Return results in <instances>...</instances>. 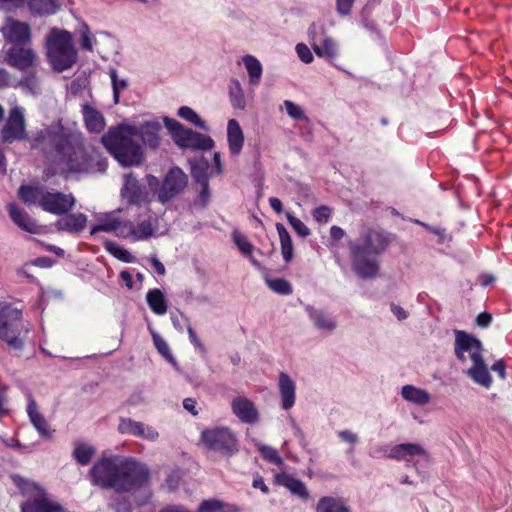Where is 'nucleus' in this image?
<instances>
[{"label": "nucleus", "mask_w": 512, "mask_h": 512, "mask_svg": "<svg viewBox=\"0 0 512 512\" xmlns=\"http://www.w3.org/2000/svg\"><path fill=\"white\" fill-rule=\"evenodd\" d=\"M163 120L177 146L203 151L211 150L214 147V140L210 136L186 128L175 119L164 117Z\"/></svg>", "instance_id": "11"}, {"label": "nucleus", "mask_w": 512, "mask_h": 512, "mask_svg": "<svg viewBox=\"0 0 512 512\" xmlns=\"http://www.w3.org/2000/svg\"><path fill=\"white\" fill-rule=\"evenodd\" d=\"M187 332L189 335L190 342L197 348L201 353H205V347L196 335L194 329L191 327L190 324L187 325Z\"/></svg>", "instance_id": "54"}, {"label": "nucleus", "mask_w": 512, "mask_h": 512, "mask_svg": "<svg viewBox=\"0 0 512 512\" xmlns=\"http://www.w3.org/2000/svg\"><path fill=\"white\" fill-rule=\"evenodd\" d=\"M198 512H233V509L219 500L210 499L200 504Z\"/></svg>", "instance_id": "43"}, {"label": "nucleus", "mask_w": 512, "mask_h": 512, "mask_svg": "<svg viewBox=\"0 0 512 512\" xmlns=\"http://www.w3.org/2000/svg\"><path fill=\"white\" fill-rule=\"evenodd\" d=\"M147 185L156 194L157 200L161 204H166L184 190L187 185V176L179 167H173L161 183L157 177L148 175Z\"/></svg>", "instance_id": "9"}, {"label": "nucleus", "mask_w": 512, "mask_h": 512, "mask_svg": "<svg viewBox=\"0 0 512 512\" xmlns=\"http://www.w3.org/2000/svg\"><path fill=\"white\" fill-rule=\"evenodd\" d=\"M304 310L314 327L318 330L331 333L336 329V319L329 312L309 304L304 306Z\"/></svg>", "instance_id": "22"}, {"label": "nucleus", "mask_w": 512, "mask_h": 512, "mask_svg": "<svg viewBox=\"0 0 512 512\" xmlns=\"http://www.w3.org/2000/svg\"><path fill=\"white\" fill-rule=\"evenodd\" d=\"M277 386L281 408L288 411L296 402V383L290 375L281 372L278 376Z\"/></svg>", "instance_id": "21"}, {"label": "nucleus", "mask_w": 512, "mask_h": 512, "mask_svg": "<svg viewBox=\"0 0 512 512\" xmlns=\"http://www.w3.org/2000/svg\"><path fill=\"white\" fill-rule=\"evenodd\" d=\"M252 485L256 489H260L264 494L269 492L267 485L265 484L262 477L257 476L253 479Z\"/></svg>", "instance_id": "63"}, {"label": "nucleus", "mask_w": 512, "mask_h": 512, "mask_svg": "<svg viewBox=\"0 0 512 512\" xmlns=\"http://www.w3.org/2000/svg\"><path fill=\"white\" fill-rule=\"evenodd\" d=\"M308 36L313 51L318 57L334 59L339 54L337 42L326 34L321 24L313 23L308 29Z\"/></svg>", "instance_id": "14"}, {"label": "nucleus", "mask_w": 512, "mask_h": 512, "mask_svg": "<svg viewBox=\"0 0 512 512\" xmlns=\"http://www.w3.org/2000/svg\"><path fill=\"white\" fill-rule=\"evenodd\" d=\"M229 100L234 109L244 110L246 108V98L242 85L238 79H231L228 86Z\"/></svg>", "instance_id": "33"}, {"label": "nucleus", "mask_w": 512, "mask_h": 512, "mask_svg": "<svg viewBox=\"0 0 512 512\" xmlns=\"http://www.w3.org/2000/svg\"><path fill=\"white\" fill-rule=\"evenodd\" d=\"M151 477L149 467L133 457H102L90 470L93 485L112 489L118 494L146 486Z\"/></svg>", "instance_id": "3"}, {"label": "nucleus", "mask_w": 512, "mask_h": 512, "mask_svg": "<svg viewBox=\"0 0 512 512\" xmlns=\"http://www.w3.org/2000/svg\"><path fill=\"white\" fill-rule=\"evenodd\" d=\"M242 63L247 71L249 84L258 86L263 74L261 62L255 56L247 54L242 57Z\"/></svg>", "instance_id": "31"}, {"label": "nucleus", "mask_w": 512, "mask_h": 512, "mask_svg": "<svg viewBox=\"0 0 512 512\" xmlns=\"http://www.w3.org/2000/svg\"><path fill=\"white\" fill-rule=\"evenodd\" d=\"M505 369L506 367L503 360H498L491 366V370L496 372L501 379H505Z\"/></svg>", "instance_id": "59"}, {"label": "nucleus", "mask_w": 512, "mask_h": 512, "mask_svg": "<svg viewBox=\"0 0 512 512\" xmlns=\"http://www.w3.org/2000/svg\"><path fill=\"white\" fill-rule=\"evenodd\" d=\"M330 236L333 240H341L345 236V231L339 226H332L330 228Z\"/></svg>", "instance_id": "62"}, {"label": "nucleus", "mask_w": 512, "mask_h": 512, "mask_svg": "<svg viewBox=\"0 0 512 512\" xmlns=\"http://www.w3.org/2000/svg\"><path fill=\"white\" fill-rule=\"evenodd\" d=\"M4 38L14 45H25L31 40V28L28 23L7 18L1 29Z\"/></svg>", "instance_id": "16"}, {"label": "nucleus", "mask_w": 512, "mask_h": 512, "mask_svg": "<svg viewBox=\"0 0 512 512\" xmlns=\"http://www.w3.org/2000/svg\"><path fill=\"white\" fill-rule=\"evenodd\" d=\"M125 226L126 221H123L119 217V212L113 211L105 213L98 218V223L94 225L90 234L94 235L98 232L114 233L115 236L125 239Z\"/></svg>", "instance_id": "20"}, {"label": "nucleus", "mask_w": 512, "mask_h": 512, "mask_svg": "<svg viewBox=\"0 0 512 512\" xmlns=\"http://www.w3.org/2000/svg\"><path fill=\"white\" fill-rule=\"evenodd\" d=\"M18 197L27 205H37L43 211L64 215L73 209L76 199L72 194L49 190L44 186L22 185Z\"/></svg>", "instance_id": "7"}, {"label": "nucleus", "mask_w": 512, "mask_h": 512, "mask_svg": "<svg viewBox=\"0 0 512 512\" xmlns=\"http://www.w3.org/2000/svg\"><path fill=\"white\" fill-rule=\"evenodd\" d=\"M200 441L203 446L213 452L232 456L239 451L236 434L227 426H214L201 432Z\"/></svg>", "instance_id": "10"}, {"label": "nucleus", "mask_w": 512, "mask_h": 512, "mask_svg": "<svg viewBox=\"0 0 512 512\" xmlns=\"http://www.w3.org/2000/svg\"><path fill=\"white\" fill-rule=\"evenodd\" d=\"M266 283L271 290L281 295H289L293 291L291 284L283 278H267Z\"/></svg>", "instance_id": "44"}, {"label": "nucleus", "mask_w": 512, "mask_h": 512, "mask_svg": "<svg viewBox=\"0 0 512 512\" xmlns=\"http://www.w3.org/2000/svg\"><path fill=\"white\" fill-rule=\"evenodd\" d=\"M227 143L232 156H238L244 146V133L236 119H230L227 123Z\"/></svg>", "instance_id": "26"}, {"label": "nucleus", "mask_w": 512, "mask_h": 512, "mask_svg": "<svg viewBox=\"0 0 512 512\" xmlns=\"http://www.w3.org/2000/svg\"><path fill=\"white\" fill-rule=\"evenodd\" d=\"M231 410L242 423L254 425L260 420V414L253 401L245 396H236L231 401Z\"/></svg>", "instance_id": "19"}, {"label": "nucleus", "mask_w": 512, "mask_h": 512, "mask_svg": "<svg viewBox=\"0 0 512 512\" xmlns=\"http://www.w3.org/2000/svg\"><path fill=\"white\" fill-rule=\"evenodd\" d=\"M313 218L319 223H327L331 217V209L327 206H320L312 211Z\"/></svg>", "instance_id": "50"}, {"label": "nucleus", "mask_w": 512, "mask_h": 512, "mask_svg": "<svg viewBox=\"0 0 512 512\" xmlns=\"http://www.w3.org/2000/svg\"><path fill=\"white\" fill-rule=\"evenodd\" d=\"M29 330L30 325L24 323L20 309L8 304L0 308V339L10 348L21 351L24 347L22 336Z\"/></svg>", "instance_id": "8"}, {"label": "nucleus", "mask_w": 512, "mask_h": 512, "mask_svg": "<svg viewBox=\"0 0 512 512\" xmlns=\"http://www.w3.org/2000/svg\"><path fill=\"white\" fill-rule=\"evenodd\" d=\"M8 214L11 220L23 231L31 234L39 232V226L34 219H32L27 212L20 208L15 203H10L7 206Z\"/></svg>", "instance_id": "24"}, {"label": "nucleus", "mask_w": 512, "mask_h": 512, "mask_svg": "<svg viewBox=\"0 0 512 512\" xmlns=\"http://www.w3.org/2000/svg\"><path fill=\"white\" fill-rule=\"evenodd\" d=\"M80 46L85 51H93L97 42L96 37L91 32L89 26L82 22L79 26Z\"/></svg>", "instance_id": "42"}, {"label": "nucleus", "mask_w": 512, "mask_h": 512, "mask_svg": "<svg viewBox=\"0 0 512 512\" xmlns=\"http://www.w3.org/2000/svg\"><path fill=\"white\" fill-rule=\"evenodd\" d=\"M27 414L30 422L33 427L37 430L40 436L44 438H50L52 436L53 431L50 429L49 424L47 423L44 416L39 412L37 404L30 392L27 393Z\"/></svg>", "instance_id": "23"}, {"label": "nucleus", "mask_w": 512, "mask_h": 512, "mask_svg": "<svg viewBox=\"0 0 512 512\" xmlns=\"http://www.w3.org/2000/svg\"><path fill=\"white\" fill-rule=\"evenodd\" d=\"M162 125L158 120H148L139 125L120 124L112 127L102 136L101 142L109 153L125 167L139 165L143 160L141 146L135 142L138 137L150 149L160 146Z\"/></svg>", "instance_id": "2"}, {"label": "nucleus", "mask_w": 512, "mask_h": 512, "mask_svg": "<svg viewBox=\"0 0 512 512\" xmlns=\"http://www.w3.org/2000/svg\"><path fill=\"white\" fill-rule=\"evenodd\" d=\"M388 239L383 231L365 228L359 239L348 242L352 269L361 279L377 277L380 269L379 256L386 250Z\"/></svg>", "instance_id": "4"}, {"label": "nucleus", "mask_w": 512, "mask_h": 512, "mask_svg": "<svg viewBox=\"0 0 512 512\" xmlns=\"http://www.w3.org/2000/svg\"><path fill=\"white\" fill-rule=\"evenodd\" d=\"M181 481V475L179 472L175 471L168 475L166 478V486L169 490H175L178 488Z\"/></svg>", "instance_id": "55"}, {"label": "nucleus", "mask_w": 512, "mask_h": 512, "mask_svg": "<svg viewBox=\"0 0 512 512\" xmlns=\"http://www.w3.org/2000/svg\"><path fill=\"white\" fill-rule=\"evenodd\" d=\"M355 0H336V11L341 16H348L351 13Z\"/></svg>", "instance_id": "52"}, {"label": "nucleus", "mask_w": 512, "mask_h": 512, "mask_svg": "<svg viewBox=\"0 0 512 512\" xmlns=\"http://www.w3.org/2000/svg\"><path fill=\"white\" fill-rule=\"evenodd\" d=\"M118 432L123 435L139 437L151 442L156 441L159 437L158 431L153 426L124 417L119 420Z\"/></svg>", "instance_id": "17"}, {"label": "nucleus", "mask_w": 512, "mask_h": 512, "mask_svg": "<svg viewBox=\"0 0 512 512\" xmlns=\"http://www.w3.org/2000/svg\"><path fill=\"white\" fill-rule=\"evenodd\" d=\"M111 508L115 512H131L132 506L129 500L125 498H116L110 503Z\"/></svg>", "instance_id": "51"}, {"label": "nucleus", "mask_w": 512, "mask_h": 512, "mask_svg": "<svg viewBox=\"0 0 512 512\" xmlns=\"http://www.w3.org/2000/svg\"><path fill=\"white\" fill-rule=\"evenodd\" d=\"M82 114L86 129L90 133H100L105 127V119L103 114L94 107L84 104L82 106Z\"/></svg>", "instance_id": "27"}, {"label": "nucleus", "mask_w": 512, "mask_h": 512, "mask_svg": "<svg viewBox=\"0 0 512 512\" xmlns=\"http://www.w3.org/2000/svg\"><path fill=\"white\" fill-rule=\"evenodd\" d=\"M295 51L299 59L305 63L310 64L313 62L314 57L310 48L304 43H298L295 47Z\"/></svg>", "instance_id": "49"}, {"label": "nucleus", "mask_w": 512, "mask_h": 512, "mask_svg": "<svg viewBox=\"0 0 512 512\" xmlns=\"http://www.w3.org/2000/svg\"><path fill=\"white\" fill-rule=\"evenodd\" d=\"M30 13L34 16L55 14L61 7L60 0H27Z\"/></svg>", "instance_id": "29"}, {"label": "nucleus", "mask_w": 512, "mask_h": 512, "mask_svg": "<svg viewBox=\"0 0 512 512\" xmlns=\"http://www.w3.org/2000/svg\"><path fill=\"white\" fill-rule=\"evenodd\" d=\"M104 247L113 257L124 263H133L135 260L134 256L127 249L113 241H106Z\"/></svg>", "instance_id": "38"}, {"label": "nucleus", "mask_w": 512, "mask_h": 512, "mask_svg": "<svg viewBox=\"0 0 512 512\" xmlns=\"http://www.w3.org/2000/svg\"><path fill=\"white\" fill-rule=\"evenodd\" d=\"M401 396L405 401L418 406H425L431 402L430 393L414 385H404L401 388Z\"/></svg>", "instance_id": "28"}, {"label": "nucleus", "mask_w": 512, "mask_h": 512, "mask_svg": "<svg viewBox=\"0 0 512 512\" xmlns=\"http://www.w3.org/2000/svg\"><path fill=\"white\" fill-rule=\"evenodd\" d=\"M146 301L154 314L159 316L166 314L168 305L165 295L160 289H150L146 294Z\"/></svg>", "instance_id": "32"}, {"label": "nucleus", "mask_w": 512, "mask_h": 512, "mask_svg": "<svg viewBox=\"0 0 512 512\" xmlns=\"http://www.w3.org/2000/svg\"><path fill=\"white\" fill-rule=\"evenodd\" d=\"M193 177L201 187L198 198L195 203H196V205H199L200 207H205L210 199V190H209L208 179L206 176L198 175L196 169L193 172Z\"/></svg>", "instance_id": "39"}, {"label": "nucleus", "mask_w": 512, "mask_h": 512, "mask_svg": "<svg viewBox=\"0 0 512 512\" xmlns=\"http://www.w3.org/2000/svg\"><path fill=\"white\" fill-rule=\"evenodd\" d=\"M148 329L151 333L153 343L158 353L162 355V357L169 362L176 370H179L177 361L173 356L168 343L155 331L151 326H148Z\"/></svg>", "instance_id": "34"}, {"label": "nucleus", "mask_w": 512, "mask_h": 512, "mask_svg": "<svg viewBox=\"0 0 512 512\" xmlns=\"http://www.w3.org/2000/svg\"><path fill=\"white\" fill-rule=\"evenodd\" d=\"M316 512H351L345 499L341 497L324 496L316 505Z\"/></svg>", "instance_id": "30"}, {"label": "nucleus", "mask_w": 512, "mask_h": 512, "mask_svg": "<svg viewBox=\"0 0 512 512\" xmlns=\"http://www.w3.org/2000/svg\"><path fill=\"white\" fill-rule=\"evenodd\" d=\"M276 230L280 239L282 257L284 261L288 263L293 257V244L291 236L285 226L281 223L276 224Z\"/></svg>", "instance_id": "36"}, {"label": "nucleus", "mask_w": 512, "mask_h": 512, "mask_svg": "<svg viewBox=\"0 0 512 512\" xmlns=\"http://www.w3.org/2000/svg\"><path fill=\"white\" fill-rule=\"evenodd\" d=\"M374 457H387L397 461H405L416 466L429 461L428 452L418 443H403L384 446L373 451Z\"/></svg>", "instance_id": "13"}, {"label": "nucleus", "mask_w": 512, "mask_h": 512, "mask_svg": "<svg viewBox=\"0 0 512 512\" xmlns=\"http://www.w3.org/2000/svg\"><path fill=\"white\" fill-rule=\"evenodd\" d=\"M391 312L398 320H405L408 317V313L399 305L391 304Z\"/></svg>", "instance_id": "57"}, {"label": "nucleus", "mask_w": 512, "mask_h": 512, "mask_svg": "<svg viewBox=\"0 0 512 512\" xmlns=\"http://www.w3.org/2000/svg\"><path fill=\"white\" fill-rule=\"evenodd\" d=\"M94 454L95 448L85 443L77 444L73 452L76 461L83 466L91 461Z\"/></svg>", "instance_id": "41"}, {"label": "nucleus", "mask_w": 512, "mask_h": 512, "mask_svg": "<svg viewBox=\"0 0 512 512\" xmlns=\"http://www.w3.org/2000/svg\"><path fill=\"white\" fill-rule=\"evenodd\" d=\"M129 211L133 216H136V220H126L124 230L125 239L141 241L156 236L158 231V217L152 212L149 206H142V208Z\"/></svg>", "instance_id": "12"}, {"label": "nucleus", "mask_w": 512, "mask_h": 512, "mask_svg": "<svg viewBox=\"0 0 512 512\" xmlns=\"http://www.w3.org/2000/svg\"><path fill=\"white\" fill-rule=\"evenodd\" d=\"M122 197L129 203V210L149 206L150 199L146 189L141 186L132 173L124 175V184L121 189Z\"/></svg>", "instance_id": "15"}, {"label": "nucleus", "mask_w": 512, "mask_h": 512, "mask_svg": "<svg viewBox=\"0 0 512 512\" xmlns=\"http://www.w3.org/2000/svg\"><path fill=\"white\" fill-rule=\"evenodd\" d=\"M278 481L281 485L286 487L292 494L297 495L302 499L309 498V492L302 481L286 474L279 476Z\"/></svg>", "instance_id": "35"}, {"label": "nucleus", "mask_w": 512, "mask_h": 512, "mask_svg": "<svg viewBox=\"0 0 512 512\" xmlns=\"http://www.w3.org/2000/svg\"><path fill=\"white\" fill-rule=\"evenodd\" d=\"M286 218L293 228V230L301 237H307L310 234V229L291 212H286Z\"/></svg>", "instance_id": "48"}, {"label": "nucleus", "mask_w": 512, "mask_h": 512, "mask_svg": "<svg viewBox=\"0 0 512 512\" xmlns=\"http://www.w3.org/2000/svg\"><path fill=\"white\" fill-rule=\"evenodd\" d=\"M492 321L491 314L487 312L480 313L476 317V324L480 327H488Z\"/></svg>", "instance_id": "56"}, {"label": "nucleus", "mask_w": 512, "mask_h": 512, "mask_svg": "<svg viewBox=\"0 0 512 512\" xmlns=\"http://www.w3.org/2000/svg\"><path fill=\"white\" fill-rule=\"evenodd\" d=\"M258 451L260 452L261 456L270 463L275 465H282L283 460L279 456L277 450L273 447L262 444L258 446Z\"/></svg>", "instance_id": "46"}, {"label": "nucleus", "mask_w": 512, "mask_h": 512, "mask_svg": "<svg viewBox=\"0 0 512 512\" xmlns=\"http://www.w3.org/2000/svg\"><path fill=\"white\" fill-rule=\"evenodd\" d=\"M55 222V228L58 231L68 232L70 234H79L84 230L87 224V216L83 213L64 214Z\"/></svg>", "instance_id": "25"}, {"label": "nucleus", "mask_w": 512, "mask_h": 512, "mask_svg": "<svg viewBox=\"0 0 512 512\" xmlns=\"http://www.w3.org/2000/svg\"><path fill=\"white\" fill-rule=\"evenodd\" d=\"M283 107L285 108L288 116L293 120L300 121L306 119L304 110L293 101L285 100L283 102Z\"/></svg>", "instance_id": "47"}, {"label": "nucleus", "mask_w": 512, "mask_h": 512, "mask_svg": "<svg viewBox=\"0 0 512 512\" xmlns=\"http://www.w3.org/2000/svg\"><path fill=\"white\" fill-rule=\"evenodd\" d=\"M26 0H0V10L10 12L21 8Z\"/></svg>", "instance_id": "53"}, {"label": "nucleus", "mask_w": 512, "mask_h": 512, "mask_svg": "<svg viewBox=\"0 0 512 512\" xmlns=\"http://www.w3.org/2000/svg\"><path fill=\"white\" fill-rule=\"evenodd\" d=\"M47 62L53 71L61 73L71 69L78 60V51L71 32L53 27L45 37Z\"/></svg>", "instance_id": "6"}, {"label": "nucleus", "mask_w": 512, "mask_h": 512, "mask_svg": "<svg viewBox=\"0 0 512 512\" xmlns=\"http://www.w3.org/2000/svg\"><path fill=\"white\" fill-rule=\"evenodd\" d=\"M6 404H7L6 388L0 387V416H4L5 414L8 413Z\"/></svg>", "instance_id": "58"}, {"label": "nucleus", "mask_w": 512, "mask_h": 512, "mask_svg": "<svg viewBox=\"0 0 512 512\" xmlns=\"http://www.w3.org/2000/svg\"><path fill=\"white\" fill-rule=\"evenodd\" d=\"M37 56L35 52L24 45H13L5 55V61L11 67L25 71L34 66Z\"/></svg>", "instance_id": "18"}, {"label": "nucleus", "mask_w": 512, "mask_h": 512, "mask_svg": "<svg viewBox=\"0 0 512 512\" xmlns=\"http://www.w3.org/2000/svg\"><path fill=\"white\" fill-rule=\"evenodd\" d=\"M108 75L111 80L113 101L117 104L119 103L121 93L128 88V80L127 78L120 77L117 70L114 68L109 69Z\"/></svg>", "instance_id": "37"}, {"label": "nucleus", "mask_w": 512, "mask_h": 512, "mask_svg": "<svg viewBox=\"0 0 512 512\" xmlns=\"http://www.w3.org/2000/svg\"><path fill=\"white\" fill-rule=\"evenodd\" d=\"M232 239L242 254L246 256H250L252 254L253 245L250 243V241L245 235L235 230L232 233Z\"/></svg>", "instance_id": "45"}, {"label": "nucleus", "mask_w": 512, "mask_h": 512, "mask_svg": "<svg viewBox=\"0 0 512 512\" xmlns=\"http://www.w3.org/2000/svg\"><path fill=\"white\" fill-rule=\"evenodd\" d=\"M455 355L462 362H470L466 375L476 384L490 388L492 377L483 358V346L479 339L464 331L455 332Z\"/></svg>", "instance_id": "5"}, {"label": "nucleus", "mask_w": 512, "mask_h": 512, "mask_svg": "<svg viewBox=\"0 0 512 512\" xmlns=\"http://www.w3.org/2000/svg\"><path fill=\"white\" fill-rule=\"evenodd\" d=\"M27 139L25 110L14 106L0 132L4 144ZM32 149H39L48 160L46 175L65 178L81 174L103 173L107 161L90 146L77 123L58 120L28 138Z\"/></svg>", "instance_id": "1"}, {"label": "nucleus", "mask_w": 512, "mask_h": 512, "mask_svg": "<svg viewBox=\"0 0 512 512\" xmlns=\"http://www.w3.org/2000/svg\"><path fill=\"white\" fill-rule=\"evenodd\" d=\"M196 404L197 403L193 398H186L183 400V407L194 416L198 414Z\"/></svg>", "instance_id": "60"}, {"label": "nucleus", "mask_w": 512, "mask_h": 512, "mask_svg": "<svg viewBox=\"0 0 512 512\" xmlns=\"http://www.w3.org/2000/svg\"><path fill=\"white\" fill-rule=\"evenodd\" d=\"M150 264L151 266L154 268V270L156 271V273L158 275H164L165 274V267L164 265L159 261L158 258L156 257H152L150 259Z\"/></svg>", "instance_id": "64"}, {"label": "nucleus", "mask_w": 512, "mask_h": 512, "mask_svg": "<svg viewBox=\"0 0 512 512\" xmlns=\"http://www.w3.org/2000/svg\"><path fill=\"white\" fill-rule=\"evenodd\" d=\"M177 115L188 121L189 123L195 125L196 127L208 131L209 128L206 125V123L200 118V116L190 107L188 106H181L178 109Z\"/></svg>", "instance_id": "40"}, {"label": "nucleus", "mask_w": 512, "mask_h": 512, "mask_svg": "<svg viewBox=\"0 0 512 512\" xmlns=\"http://www.w3.org/2000/svg\"><path fill=\"white\" fill-rule=\"evenodd\" d=\"M339 437L345 441L349 442L351 444H355L358 441V437L356 434L352 433L351 431L344 430L339 433Z\"/></svg>", "instance_id": "61"}]
</instances>
